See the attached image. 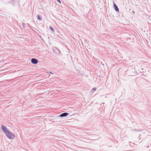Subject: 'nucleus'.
<instances>
[{
  "mask_svg": "<svg viewBox=\"0 0 151 151\" xmlns=\"http://www.w3.org/2000/svg\"><path fill=\"white\" fill-rule=\"evenodd\" d=\"M31 62L32 63L35 64L37 63L38 61L37 59H36L32 58L31 59Z\"/></svg>",
  "mask_w": 151,
  "mask_h": 151,
  "instance_id": "nucleus-3",
  "label": "nucleus"
},
{
  "mask_svg": "<svg viewBox=\"0 0 151 151\" xmlns=\"http://www.w3.org/2000/svg\"><path fill=\"white\" fill-rule=\"evenodd\" d=\"M114 9H115L116 11L117 12H119V10L116 4L114 3Z\"/></svg>",
  "mask_w": 151,
  "mask_h": 151,
  "instance_id": "nucleus-4",
  "label": "nucleus"
},
{
  "mask_svg": "<svg viewBox=\"0 0 151 151\" xmlns=\"http://www.w3.org/2000/svg\"><path fill=\"white\" fill-rule=\"evenodd\" d=\"M93 89L94 90V91H95L96 90V89L95 88H93Z\"/></svg>",
  "mask_w": 151,
  "mask_h": 151,
  "instance_id": "nucleus-10",
  "label": "nucleus"
},
{
  "mask_svg": "<svg viewBox=\"0 0 151 151\" xmlns=\"http://www.w3.org/2000/svg\"><path fill=\"white\" fill-rule=\"evenodd\" d=\"M1 128L3 130V131L5 134L6 133H7L8 131H9L8 130L7 128L4 125H1Z\"/></svg>",
  "mask_w": 151,
  "mask_h": 151,
  "instance_id": "nucleus-2",
  "label": "nucleus"
},
{
  "mask_svg": "<svg viewBox=\"0 0 151 151\" xmlns=\"http://www.w3.org/2000/svg\"><path fill=\"white\" fill-rule=\"evenodd\" d=\"M56 1L60 3H61L60 0H56Z\"/></svg>",
  "mask_w": 151,
  "mask_h": 151,
  "instance_id": "nucleus-9",
  "label": "nucleus"
},
{
  "mask_svg": "<svg viewBox=\"0 0 151 151\" xmlns=\"http://www.w3.org/2000/svg\"><path fill=\"white\" fill-rule=\"evenodd\" d=\"M68 114L67 113H63L61 114L60 115V116L61 117L66 116L68 115Z\"/></svg>",
  "mask_w": 151,
  "mask_h": 151,
  "instance_id": "nucleus-5",
  "label": "nucleus"
},
{
  "mask_svg": "<svg viewBox=\"0 0 151 151\" xmlns=\"http://www.w3.org/2000/svg\"><path fill=\"white\" fill-rule=\"evenodd\" d=\"M37 19L40 21L41 20L42 18L40 17L39 15H38L37 16Z\"/></svg>",
  "mask_w": 151,
  "mask_h": 151,
  "instance_id": "nucleus-7",
  "label": "nucleus"
},
{
  "mask_svg": "<svg viewBox=\"0 0 151 151\" xmlns=\"http://www.w3.org/2000/svg\"><path fill=\"white\" fill-rule=\"evenodd\" d=\"M22 26H23V27H25V24L24 23H22Z\"/></svg>",
  "mask_w": 151,
  "mask_h": 151,
  "instance_id": "nucleus-8",
  "label": "nucleus"
},
{
  "mask_svg": "<svg viewBox=\"0 0 151 151\" xmlns=\"http://www.w3.org/2000/svg\"><path fill=\"white\" fill-rule=\"evenodd\" d=\"M6 137L10 139H13L15 137L14 134L10 131H8L7 133H5Z\"/></svg>",
  "mask_w": 151,
  "mask_h": 151,
  "instance_id": "nucleus-1",
  "label": "nucleus"
},
{
  "mask_svg": "<svg viewBox=\"0 0 151 151\" xmlns=\"http://www.w3.org/2000/svg\"><path fill=\"white\" fill-rule=\"evenodd\" d=\"M50 29L52 32H55V30L51 26H50Z\"/></svg>",
  "mask_w": 151,
  "mask_h": 151,
  "instance_id": "nucleus-6",
  "label": "nucleus"
}]
</instances>
